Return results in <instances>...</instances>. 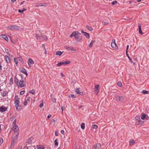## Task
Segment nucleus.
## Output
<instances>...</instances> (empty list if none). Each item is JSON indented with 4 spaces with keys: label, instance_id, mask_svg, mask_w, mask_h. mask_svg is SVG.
<instances>
[{
    "label": "nucleus",
    "instance_id": "1",
    "mask_svg": "<svg viewBox=\"0 0 149 149\" xmlns=\"http://www.w3.org/2000/svg\"><path fill=\"white\" fill-rule=\"evenodd\" d=\"M12 129L14 131L13 134H16L17 135L19 134V130L18 126L16 125V122H13V123Z\"/></svg>",
    "mask_w": 149,
    "mask_h": 149
},
{
    "label": "nucleus",
    "instance_id": "2",
    "mask_svg": "<svg viewBox=\"0 0 149 149\" xmlns=\"http://www.w3.org/2000/svg\"><path fill=\"white\" fill-rule=\"evenodd\" d=\"M19 100L17 99L16 100H15L14 101V104H15V107H16V110L17 111L20 110L21 109V107L19 105Z\"/></svg>",
    "mask_w": 149,
    "mask_h": 149
},
{
    "label": "nucleus",
    "instance_id": "3",
    "mask_svg": "<svg viewBox=\"0 0 149 149\" xmlns=\"http://www.w3.org/2000/svg\"><path fill=\"white\" fill-rule=\"evenodd\" d=\"M18 135H17L16 134H13V137L12 138L11 142V146H14L15 142L17 140V139H18Z\"/></svg>",
    "mask_w": 149,
    "mask_h": 149
},
{
    "label": "nucleus",
    "instance_id": "4",
    "mask_svg": "<svg viewBox=\"0 0 149 149\" xmlns=\"http://www.w3.org/2000/svg\"><path fill=\"white\" fill-rule=\"evenodd\" d=\"M70 62V61H66L63 62H59L57 63V65L58 67L61 66L62 65H66L69 64Z\"/></svg>",
    "mask_w": 149,
    "mask_h": 149
},
{
    "label": "nucleus",
    "instance_id": "5",
    "mask_svg": "<svg viewBox=\"0 0 149 149\" xmlns=\"http://www.w3.org/2000/svg\"><path fill=\"white\" fill-rule=\"evenodd\" d=\"M19 29V27L16 25L10 26L8 27V29L9 30H17Z\"/></svg>",
    "mask_w": 149,
    "mask_h": 149
},
{
    "label": "nucleus",
    "instance_id": "6",
    "mask_svg": "<svg viewBox=\"0 0 149 149\" xmlns=\"http://www.w3.org/2000/svg\"><path fill=\"white\" fill-rule=\"evenodd\" d=\"M75 38L77 41H79L82 39V36H81V34L79 33L75 37Z\"/></svg>",
    "mask_w": 149,
    "mask_h": 149
},
{
    "label": "nucleus",
    "instance_id": "7",
    "mask_svg": "<svg viewBox=\"0 0 149 149\" xmlns=\"http://www.w3.org/2000/svg\"><path fill=\"white\" fill-rule=\"evenodd\" d=\"M111 46L113 48H116L117 47L116 44L115 42V40L113 39L112 40V42L111 43Z\"/></svg>",
    "mask_w": 149,
    "mask_h": 149
},
{
    "label": "nucleus",
    "instance_id": "8",
    "mask_svg": "<svg viewBox=\"0 0 149 149\" xmlns=\"http://www.w3.org/2000/svg\"><path fill=\"white\" fill-rule=\"evenodd\" d=\"M101 147V144L100 143H97L95 144L93 146V149H99Z\"/></svg>",
    "mask_w": 149,
    "mask_h": 149
},
{
    "label": "nucleus",
    "instance_id": "9",
    "mask_svg": "<svg viewBox=\"0 0 149 149\" xmlns=\"http://www.w3.org/2000/svg\"><path fill=\"white\" fill-rule=\"evenodd\" d=\"M115 98L118 101H122L124 100V98L123 96L120 97L118 95H115Z\"/></svg>",
    "mask_w": 149,
    "mask_h": 149
},
{
    "label": "nucleus",
    "instance_id": "10",
    "mask_svg": "<svg viewBox=\"0 0 149 149\" xmlns=\"http://www.w3.org/2000/svg\"><path fill=\"white\" fill-rule=\"evenodd\" d=\"M20 71L23 73L25 74L27 76L28 75V74L26 72V70L24 68H21L19 69Z\"/></svg>",
    "mask_w": 149,
    "mask_h": 149
},
{
    "label": "nucleus",
    "instance_id": "11",
    "mask_svg": "<svg viewBox=\"0 0 149 149\" xmlns=\"http://www.w3.org/2000/svg\"><path fill=\"white\" fill-rule=\"evenodd\" d=\"M19 86L21 87H25L26 86L25 83L23 80L20 81L19 82Z\"/></svg>",
    "mask_w": 149,
    "mask_h": 149
},
{
    "label": "nucleus",
    "instance_id": "12",
    "mask_svg": "<svg viewBox=\"0 0 149 149\" xmlns=\"http://www.w3.org/2000/svg\"><path fill=\"white\" fill-rule=\"evenodd\" d=\"M81 32L87 38H89L90 35L88 33L84 32L83 30H81Z\"/></svg>",
    "mask_w": 149,
    "mask_h": 149
},
{
    "label": "nucleus",
    "instance_id": "13",
    "mask_svg": "<svg viewBox=\"0 0 149 149\" xmlns=\"http://www.w3.org/2000/svg\"><path fill=\"white\" fill-rule=\"evenodd\" d=\"M1 36L2 38L4 39L7 42L8 41V38L6 35L3 34H1Z\"/></svg>",
    "mask_w": 149,
    "mask_h": 149
},
{
    "label": "nucleus",
    "instance_id": "14",
    "mask_svg": "<svg viewBox=\"0 0 149 149\" xmlns=\"http://www.w3.org/2000/svg\"><path fill=\"white\" fill-rule=\"evenodd\" d=\"M7 109V108L5 106H1V112L5 111Z\"/></svg>",
    "mask_w": 149,
    "mask_h": 149
},
{
    "label": "nucleus",
    "instance_id": "15",
    "mask_svg": "<svg viewBox=\"0 0 149 149\" xmlns=\"http://www.w3.org/2000/svg\"><path fill=\"white\" fill-rule=\"evenodd\" d=\"M79 32L78 31H74L70 35V37H71L72 36H74L75 38L77 34L79 33Z\"/></svg>",
    "mask_w": 149,
    "mask_h": 149
},
{
    "label": "nucleus",
    "instance_id": "16",
    "mask_svg": "<svg viewBox=\"0 0 149 149\" xmlns=\"http://www.w3.org/2000/svg\"><path fill=\"white\" fill-rule=\"evenodd\" d=\"M34 63V62L33 61L31 58H29L28 59V64L29 66L30 67H31V64H33Z\"/></svg>",
    "mask_w": 149,
    "mask_h": 149
},
{
    "label": "nucleus",
    "instance_id": "17",
    "mask_svg": "<svg viewBox=\"0 0 149 149\" xmlns=\"http://www.w3.org/2000/svg\"><path fill=\"white\" fill-rule=\"evenodd\" d=\"M99 86V84L96 85L95 86V90L94 91L97 94L99 92L98 87Z\"/></svg>",
    "mask_w": 149,
    "mask_h": 149
},
{
    "label": "nucleus",
    "instance_id": "18",
    "mask_svg": "<svg viewBox=\"0 0 149 149\" xmlns=\"http://www.w3.org/2000/svg\"><path fill=\"white\" fill-rule=\"evenodd\" d=\"M65 48L67 50H70L73 51L75 50V49H74V48L71 47H69L67 46H65Z\"/></svg>",
    "mask_w": 149,
    "mask_h": 149
},
{
    "label": "nucleus",
    "instance_id": "19",
    "mask_svg": "<svg viewBox=\"0 0 149 149\" xmlns=\"http://www.w3.org/2000/svg\"><path fill=\"white\" fill-rule=\"evenodd\" d=\"M5 60L7 63H9L10 62V60L9 57L7 55L5 56Z\"/></svg>",
    "mask_w": 149,
    "mask_h": 149
},
{
    "label": "nucleus",
    "instance_id": "20",
    "mask_svg": "<svg viewBox=\"0 0 149 149\" xmlns=\"http://www.w3.org/2000/svg\"><path fill=\"white\" fill-rule=\"evenodd\" d=\"M139 29V33L141 35L143 34V33L141 29V26L140 24H139L138 25Z\"/></svg>",
    "mask_w": 149,
    "mask_h": 149
},
{
    "label": "nucleus",
    "instance_id": "21",
    "mask_svg": "<svg viewBox=\"0 0 149 149\" xmlns=\"http://www.w3.org/2000/svg\"><path fill=\"white\" fill-rule=\"evenodd\" d=\"M126 55L127 56L128 58L129 59V60L131 62V63H133V65H134L135 64V63H134V62L133 63V61H132V58H130V57L129 56V54H128V53H126Z\"/></svg>",
    "mask_w": 149,
    "mask_h": 149
},
{
    "label": "nucleus",
    "instance_id": "22",
    "mask_svg": "<svg viewBox=\"0 0 149 149\" xmlns=\"http://www.w3.org/2000/svg\"><path fill=\"white\" fill-rule=\"evenodd\" d=\"M47 5V3H40L38 4L37 5H36V7H38V6H46Z\"/></svg>",
    "mask_w": 149,
    "mask_h": 149
},
{
    "label": "nucleus",
    "instance_id": "23",
    "mask_svg": "<svg viewBox=\"0 0 149 149\" xmlns=\"http://www.w3.org/2000/svg\"><path fill=\"white\" fill-rule=\"evenodd\" d=\"M146 117V114L144 113L142 114L141 118L142 120H144Z\"/></svg>",
    "mask_w": 149,
    "mask_h": 149
},
{
    "label": "nucleus",
    "instance_id": "24",
    "mask_svg": "<svg viewBox=\"0 0 149 149\" xmlns=\"http://www.w3.org/2000/svg\"><path fill=\"white\" fill-rule=\"evenodd\" d=\"M37 148V149H44L45 148L44 147L41 145L38 146Z\"/></svg>",
    "mask_w": 149,
    "mask_h": 149
},
{
    "label": "nucleus",
    "instance_id": "25",
    "mask_svg": "<svg viewBox=\"0 0 149 149\" xmlns=\"http://www.w3.org/2000/svg\"><path fill=\"white\" fill-rule=\"evenodd\" d=\"M14 82L16 84H18V79L15 76L14 77Z\"/></svg>",
    "mask_w": 149,
    "mask_h": 149
},
{
    "label": "nucleus",
    "instance_id": "26",
    "mask_svg": "<svg viewBox=\"0 0 149 149\" xmlns=\"http://www.w3.org/2000/svg\"><path fill=\"white\" fill-rule=\"evenodd\" d=\"M86 28L91 31H92L93 29L91 27L88 26L87 25L86 26Z\"/></svg>",
    "mask_w": 149,
    "mask_h": 149
},
{
    "label": "nucleus",
    "instance_id": "27",
    "mask_svg": "<svg viewBox=\"0 0 149 149\" xmlns=\"http://www.w3.org/2000/svg\"><path fill=\"white\" fill-rule=\"evenodd\" d=\"M85 124L84 123H82L81 125V127L84 130L85 129Z\"/></svg>",
    "mask_w": 149,
    "mask_h": 149
},
{
    "label": "nucleus",
    "instance_id": "28",
    "mask_svg": "<svg viewBox=\"0 0 149 149\" xmlns=\"http://www.w3.org/2000/svg\"><path fill=\"white\" fill-rule=\"evenodd\" d=\"M135 143V141L133 139H131L130 140V145H132Z\"/></svg>",
    "mask_w": 149,
    "mask_h": 149
},
{
    "label": "nucleus",
    "instance_id": "29",
    "mask_svg": "<svg viewBox=\"0 0 149 149\" xmlns=\"http://www.w3.org/2000/svg\"><path fill=\"white\" fill-rule=\"evenodd\" d=\"M63 52H61V51H58V52H57L55 54H56V55H58L59 56H60L61 55V54L63 53Z\"/></svg>",
    "mask_w": 149,
    "mask_h": 149
},
{
    "label": "nucleus",
    "instance_id": "30",
    "mask_svg": "<svg viewBox=\"0 0 149 149\" xmlns=\"http://www.w3.org/2000/svg\"><path fill=\"white\" fill-rule=\"evenodd\" d=\"M141 93L144 94H148L149 93L148 91L146 90H143Z\"/></svg>",
    "mask_w": 149,
    "mask_h": 149
},
{
    "label": "nucleus",
    "instance_id": "31",
    "mask_svg": "<svg viewBox=\"0 0 149 149\" xmlns=\"http://www.w3.org/2000/svg\"><path fill=\"white\" fill-rule=\"evenodd\" d=\"M18 60L19 61L21 62H22V63H24V61H23V59L21 57H19L18 58Z\"/></svg>",
    "mask_w": 149,
    "mask_h": 149
},
{
    "label": "nucleus",
    "instance_id": "32",
    "mask_svg": "<svg viewBox=\"0 0 149 149\" xmlns=\"http://www.w3.org/2000/svg\"><path fill=\"white\" fill-rule=\"evenodd\" d=\"M32 141L31 138H29L27 140V142L29 144H30L31 143Z\"/></svg>",
    "mask_w": 149,
    "mask_h": 149
},
{
    "label": "nucleus",
    "instance_id": "33",
    "mask_svg": "<svg viewBox=\"0 0 149 149\" xmlns=\"http://www.w3.org/2000/svg\"><path fill=\"white\" fill-rule=\"evenodd\" d=\"M29 93L32 94H34L35 93V90L34 89H32L29 91Z\"/></svg>",
    "mask_w": 149,
    "mask_h": 149
},
{
    "label": "nucleus",
    "instance_id": "34",
    "mask_svg": "<svg viewBox=\"0 0 149 149\" xmlns=\"http://www.w3.org/2000/svg\"><path fill=\"white\" fill-rule=\"evenodd\" d=\"M135 119L137 121H140V117L139 116H136L135 117Z\"/></svg>",
    "mask_w": 149,
    "mask_h": 149
},
{
    "label": "nucleus",
    "instance_id": "35",
    "mask_svg": "<svg viewBox=\"0 0 149 149\" xmlns=\"http://www.w3.org/2000/svg\"><path fill=\"white\" fill-rule=\"evenodd\" d=\"M3 79H1V80H2V81H5V80H7V77L5 75H3Z\"/></svg>",
    "mask_w": 149,
    "mask_h": 149
},
{
    "label": "nucleus",
    "instance_id": "36",
    "mask_svg": "<svg viewBox=\"0 0 149 149\" xmlns=\"http://www.w3.org/2000/svg\"><path fill=\"white\" fill-rule=\"evenodd\" d=\"M75 92L77 94H79L80 93V92L79 91V88H77L75 91Z\"/></svg>",
    "mask_w": 149,
    "mask_h": 149
},
{
    "label": "nucleus",
    "instance_id": "37",
    "mask_svg": "<svg viewBox=\"0 0 149 149\" xmlns=\"http://www.w3.org/2000/svg\"><path fill=\"white\" fill-rule=\"evenodd\" d=\"M92 127L93 129H97L98 127V126L96 125H94L92 126Z\"/></svg>",
    "mask_w": 149,
    "mask_h": 149
},
{
    "label": "nucleus",
    "instance_id": "38",
    "mask_svg": "<svg viewBox=\"0 0 149 149\" xmlns=\"http://www.w3.org/2000/svg\"><path fill=\"white\" fill-rule=\"evenodd\" d=\"M13 79L12 78H10V83L9 84L10 85H12L13 84Z\"/></svg>",
    "mask_w": 149,
    "mask_h": 149
},
{
    "label": "nucleus",
    "instance_id": "39",
    "mask_svg": "<svg viewBox=\"0 0 149 149\" xmlns=\"http://www.w3.org/2000/svg\"><path fill=\"white\" fill-rule=\"evenodd\" d=\"M57 140L56 139L55 140L54 142L55 143V145L56 146H57L58 145V143L57 142Z\"/></svg>",
    "mask_w": 149,
    "mask_h": 149
},
{
    "label": "nucleus",
    "instance_id": "40",
    "mask_svg": "<svg viewBox=\"0 0 149 149\" xmlns=\"http://www.w3.org/2000/svg\"><path fill=\"white\" fill-rule=\"evenodd\" d=\"M14 61L15 64L17 65L18 63V59L16 58H14Z\"/></svg>",
    "mask_w": 149,
    "mask_h": 149
},
{
    "label": "nucleus",
    "instance_id": "41",
    "mask_svg": "<svg viewBox=\"0 0 149 149\" xmlns=\"http://www.w3.org/2000/svg\"><path fill=\"white\" fill-rule=\"evenodd\" d=\"M117 85L120 87H121L122 86V84L121 82H119L117 83Z\"/></svg>",
    "mask_w": 149,
    "mask_h": 149
},
{
    "label": "nucleus",
    "instance_id": "42",
    "mask_svg": "<svg viewBox=\"0 0 149 149\" xmlns=\"http://www.w3.org/2000/svg\"><path fill=\"white\" fill-rule=\"evenodd\" d=\"M117 3V1L116 0L113 1L111 3V4L112 5H114L115 4H116Z\"/></svg>",
    "mask_w": 149,
    "mask_h": 149
},
{
    "label": "nucleus",
    "instance_id": "43",
    "mask_svg": "<svg viewBox=\"0 0 149 149\" xmlns=\"http://www.w3.org/2000/svg\"><path fill=\"white\" fill-rule=\"evenodd\" d=\"M143 122H138V123L137 124L138 125H141L143 123Z\"/></svg>",
    "mask_w": 149,
    "mask_h": 149
},
{
    "label": "nucleus",
    "instance_id": "44",
    "mask_svg": "<svg viewBox=\"0 0 149 149\" xmlns=\"http://www.w3.org/2000/svg\"><path fill=\"white\" fill-rule=\"evenodd\" d=\"M25 92V91L24 90L21 91L20 93V95H22Z\"/></svg>",
    "mask_w": 149,
    "mask_h": 149
},
{
    "label": "nucleus",
    "instance_id": "45",
    "mask_svg": "<svg viewBox=\"0 0 149 149\" xmlns=\"http://www.w3.org/2000/svg\"><path fill=\"white\" fill-rule=\"evenodd\" d=\"M5 52L8 54V55H10V53L8 52V50L7 49H5Z\"/></svg>",
    "mask_w": 149,
    "mask_h": 149
},
{
    "label": "nucleus",
    "instance_id": "46",
    "mask_svg": "<svg viewBox=\"0 0 149 149\" xmlns=\"http://www.w3.org/2000/svg\"><path fill=\"white\" fill-rule=\"evenodd\" d=\"M23 149H31V148L30 147H24Z\"/></svg>",
    "mask_w": 149,
    "mask_h": 149
},
{
    "label": "nucleus",
    "instance_id": "47",
    "mask_svg": "<svg viewBox=\"0 0 149 149\" xmlns=\"http://www.w3.org/2000/svg\"><path fill=\"white\" fill-rule=\"evenodd\" d=\"M6 94L7 93H1V94L3 96V97L6 96Z\"/></svg>",
    "mask_w": 149,
    "mask_h": 149
},
{
    "label": "nucleus",
    "instance_id": "48",
    "mask_svg": "<svg viewBox=\"0 0 149 149\" xmlns=\"http://www.w3.org/2000/svg\"><path fill=\"white\" fill-rule=\"evenodd\" d=\"M69 97H71L72 98H74L76 97V96L73 94H71L69 96Z\"/></svg>",
    "mask_w": 149,
    "mask_h": 149
},
{
    "label": "nucleus",
    "instance_id": "49",
    "mask_svg": "<svg viewBox=\"0 0 149 149\" xmlns=\"http://www.w3.org/2000/svg\"><path fill=\"white\" fill-rule=\"evenodd\" d=\"M52 101L54 103H55L56 102V99L54 98L52 99Z\"/></svg>",
    "mask_w": 149,
    "mask_h": 149
},
{
    "label": "nucleus",
    "instance_id": "50",
    "mask_svg": "<svg viewBox=\"0 0 149 149\" xmlns=\"http://www.w3.org/2000/svg\"><path fill=\"white\" fill-rule=\"evenodd\" d=\"M27 101L26 100H25L24 103V106H26L27 105Z\"/></svg>",
    "mask_w": 149,
    "mask_h": 149
},
{
    "label": "nucleus",
    "instance_id": "51",
    "mask_svg": "<svg viewBox=\"0 0 149 149\" xmlns=\"http://www.w3.org/2000/svg\"><path fill=\"white\" fill-rule=\"evenodd\" d=\"M129 47V45H127V48L126 49V53H128V50Z\"/></svg>",
    "mask_w": 149,
    "mask_h": 149
},
{
    "label": "nucleus",
    "instance_id": "52",
    "mask_svg": "<svg viewBox=\"0 0 149 149\" xmlns=\"http://www.w3.org/2000/svg\"><path fill=\"white\" fill-rule=\"evenodd\" d=\"M18 100L19 99V98L18 97V96L17 95H15V100H16L17 99H18Z\"/></svg>",
    "mask_w": 149,
    "mask_h": 149
},
{
    "label": "nucleus",
    "instance_id": "53",
    "mask_svg": "<svg viewBox=\"0 0 149 149\" xmlns=\"http://www.w3.org/2000/svg\"><path fill=\"white\" fill-rule=\"evenodd\" d=\"M15 118V117L13 116H12L10 118V120L11 121H13Z\"/></svg>",
    "mask_w": 149,
    "mask_h": 149
},
{
    "label": "nucleus",
    "instance_id": "54",
    "mask_svg": "<svg viewBox=\"0 0 149 149\" xmlns=\"http://www.w3.org/2000/svg\"><path fill=\"white\" fill-rule=\"evenodd\" d=\"M43 102H42V103H41L40 104V105H39V107H40V108H41L43 106Z\"/></svg>",
    "mask_w": 149,
    "mask_h": 149
},
{
    "label": "nucleus",
    "instance_id": "55",
    "mask_svg": "<svg viewBox=\"0 0 149 149\" xmlns=\"http://www.w3.org/2000/svg\"><path fill=\"white\" fill-rule=\"evenodd\" d=\"M3 139L1 138V145L3 143Z\"/></svg>",
    "mask_w": 149,
    "mask_h": 149
},
{
    "label": "nucleus",
    "instance_id": "56",
    "mask_svg": "<svg viewBox=\"0 0 149 149\" xmlns=\"http://www.w3.org/2000/svg\"><path fill=\"white\" fill-rule=\"evenodd\" d=\"M93 44L91 42H90V44H89V46L90 47H92L93 46Z\"/></svg>",
    "mask_w": 149,
    "mask_h": 149
},
{
    "label": "nucleus",
    "instance_id": "57",
    "mask_svg": "<svg viewBox=\"0 0 149 149\" xmlns=\"http://www.w3.org/2000/svg\"><path fill=\"white\" fill-rule=\"evenodd\" d=\"M61 132L62 134H64L65 133L64 131L63 130H61Z\"/></svg>",
    "mask_w": 149,
    "mask_h": 149
},
{
    "label": "nucleus",
    "instance_id": "58",
    "mask_svg": "<svg viewBox=\"0 0 149 149\" xmlns=\"http://www.w3.org/2000/svg\"><path fill=\"white\" fill-rule=\"evenodd\" d=\"M42 47L44 49H46L45 48V45L44 44H43L42 45Z\"/></svg>",
    "mask_w": 149,
    "mask_h": 149
},
{
    "label": "nucleus",
    "instance_id": "59",
    "mask_svg": "<svg viewBox=\"0 0 149 149\" xmlns=\"http://www.w3.org/2000/svg\"><path fill=\"white\" fill-rule=\"evenodd\" d=\"M17 149H22V146H19L18 147Z\"/></svg>",
    "mask_w": 149,
    "mask_h": 149
},
{
    "label": "nucleus",
    "instance_id": "60",
    "mask_svg": "<svg viewBox=\"0 0 149 149\" xmlns=\"http://www.w3.org/2000/svg\"><path fill=\"white\" fill-rule=\"evenodd\" d=\"M18 12L20 13H22L23 12V11H22V10L19 9L18 10Z\"/></svg>",
    "mask_w": 149,
    "mask_h": 149
},
{
    "label": "nucleus",
    "instance_id": "61",
    "mask_svg": "<svg viewBox=\"0 0 149 149\" xmlns=\"http://www.w3.org/2000/svg\"><path fill=\"white\" fill-rule=\"evenodd\" d=\"M31 99V97H29L27 98V100L28 101H29Z\"/></svg>",
    "mask_w": 149,
    "mask_h": 149
},
{
    "label": "nucleus",
    "instance_id": "62",
    "mask_svg": "<svg viewBox=\"0 0 149 149\" xmlns=\"http://www.w3.org/2000/svg\"><path fill=\"white\" fill-rule=\"evenodd\" d=\"M52 116L50 114L48 115L47 116V118H49Z\"/></svg>",
    "mask_w": 149,
    "mask_h": 149
},
{
    "label": "nucleus",
    "instance_id": "63",
    "mask_svg": "<svg viewBox=\"0 0 149 149\" xmlns=\"http://www.w3.org/2000/svg\"><path fill=\"white\" fill-rule=\"evenodd\" d=\"M55 134L56 136H58V134L57 132H56V131H55Z\"/></svg>",
    "mask_w": 149,
    "mask_h": 149
},
{
    "label": "nucleus",
    "instance_id": "64",
    "mask_svg": "<svg viewBox=\"0 0 149 149\" xmlns=\"http://www.w3.org/2000/svg\"><path fill=\"white\" fill-rule=\"evenodd\" d=\"M44 38L45 39V40H46L47 39V37L46 36H45L44 37Z\"/></svg>",
    "mask_w": 149,
    "mask_h": 149
}]
</instances>
